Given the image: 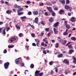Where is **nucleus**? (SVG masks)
Segmentation results:
<instances>
[{"label":"nucleus","mask_w":76,"mask_h":76,"mask_svg":"<svg viewBox=\"0 0 76 76\" xmlns=\"http://www.w3.org/2000/svg\"><path fill=\"white\" fill-rule=\"evenodd\" d=\"M39 5L40 6H44V3H42L41 4H39Z\"/></svg>","instance_id":"0e129e2a"},{"label":"nucleus","mask_w":76,"mask_h":76,"mask_svg":"<svg viewBox=\"0 0 76 76\" xmlns=\"http://www.w3.org/2000/svg\"><path fill=\"white\" fill-rule=\"evenodd\" d=\"M73 63L74 64H76V58L74 56H73Z\"/></svg>","instance_id":"9d476101"},{"label":"nucleus","mask_w":76,"mask_h":76,"mask_svg":"<svg viewBox=\"0 0 76 76\" xmlns=\"http://www.w3.org/2000/svg\"><path fill=\"white\" fill-rule=\"evenodd\" d=\"M23 8H20V9L18 10V11H17V12L19 13V12H21V11H22V10H23Z\"/></svg>","instance_id":"5701e85b"},{"label":"nucleus","mask_w":76,"mask_h":76,"mask_svg":"<svg viewBox=\"0 0 76 76\" xmlns=\"http://www.w3.org/2000/svg\"><path fill=\"white\" fill-rule=\"evenodd\" d=\"M5 4H6L7 6H9V3L7 1H5Z\"/></svg>","instance_id":"c03bdc74"},{"label":"nucleus","mask_w":76,"mask_h":76,"mask_svg":"<svg viewBox=\"0 0 76 76\" xmlns=\"http://www.w3.org/2000/svg\"><path fill=\"white\" fill-rule=\"evenodd\" d=\"M26 3L27 4H30V3H31V1H26Z\"/></svg>","instance_id":"3c124183"},{"label":"nucleus","mask_w":76,"mask_h":76,"mask_svg":"<svg viewBox=\"0 0 76 76\" xmlns=\"http://www.w3.org/2000/svg\"><path fill=\"white\" fill-rule=\"evenodd\" d=\"M66 4H69V2H70V1H69V0H67L66 1Z\"/></svg>","instance_id":"8fccbe9b"},{"label":"nucleus","mask_w":76,"mask_h":76,"mask_svg":"<svg viewBox=\"0 0 76 76\" xmlns=\"http://www.w3.org/2000/svg\"><path fill=\"white\" fill-rule=\"evenodd\" d=\"M53 30L55 34H58V31H57V30L56 28H53Z\"/></svg>","instance_id":"ddd939ff"},{"label":"nucleus","mask_w":76,"mask_h":76,"mask_svg":"<svg viewBox=\"0 0 76 76\" xmlns=\"http://www.w3.org/2000/svg\"><path fill=\"white\" fill-rule=\"evenodd\" d=\"M43 53L45 54H47V52H46V51L44 50L43 51Z\"/></svg>","instance_id":"5fc2aeb1"},{"label":"nucleus","mask_w":76,"mask_h":76,"mask_svg":"<svg viewBox=\"0 0 76 76\" xmlns=\"http://www.w3.org/2000/svg\"><path fill=\"white\" fill-rule=\"evenodd\" d=\"M47 5H49V6H52V4L51 3H48L47 4Z\"/></svg>","instance_id":"ea45409f"},{"label":"nucleus","mask_w":76,"mask_h":76,"mask_svg":"<svg viewBox=\"0 0 76 76\" xmlns=\"http://www.w3.org/2000/svg\"><path fill=\"white\" fill-rule=\"evenodd\" d=\"M65 8L66 10H68V9H70V7L68 5H66L65 6Z\"/></svg>","instance_id":"6ab92c4d"},{"label":"nucleus","mask_w":76,"mask_h":76,"mask_svg":"<svg viewBox=\"0 0 76 76\" xmlns=\"http://www.w3.org/2000/svg\"><path fill=\"white\" fill-rule=\"evenodd\" d=\"M28 15H32V12L31 11H29L28 13Z\"/></svg>","instance_id":"4c0bfd02"},{"label":"nucleus","mask_w":76,"mask_h":76,"mask_svg":"<svg viewBox=\"0 0 76 76\" xmlns=\"http://www.w3.org/2000/svg\"><path fill=\"white\" fill-rule=\"evenodd\" d=\"M22 58L20 57L18 58L17 59H16L15 60V63L16 64H19V62L20 61V60H21Z\"/></svg>","instance_id":"20e7f679"},{"label":"nucleus","mask_w":76,"mask_h":76,"mask_svg":"<svg viewBox=\"0 0 76 76\" xmlns=\"http://www.w3.org/2000/svg\"><path fill=\"white\" fill-rule=\"evenodd\" d=\"M68 34V33L67 32L65 31L63 33V35H67Z\"/></svg>","instance_id":"c85d7f7f"},{"label":"nucleus","mask_w":76,"mask_h":76,"mask_svg":"<svg viewBox=\"0 0 76 76\" xmlns=\"http://www.w3.org/2000/svg\"><path fill=\"white\" fill-rule=\"evenodd\" d=\"M45 30L46 31H47V32H48V31H49V28H46L45 29Z\"/></svg>","instance_id":"09e8293b"},{"label":"nucleus","mask_w":76,"mask_h":76,"mask_svg":"<svg viewBox=\"0 0 76 76\" xmlns=\"http://www.w3.org/2000/svg\"><path fill=\"white\" fill-rule=\"evenodd\" d=\"M35 21L36 23H38V18L37 17H36L35 18Z\"/></svg>","instance_id":"a211bd4d"},{"label":"nucleus","mask_w":76,"mask_h":76,"mask_svg":"<svg viewBox=\"0 0 76 76\" xmlns=\"http://www.w3.org/2000/svg\"><path fill=\"white\" fill-rule=\"evenodd\" d=\"M15 26L17 29H20V27L17 24L15 25Z\"/></svg>","instance_id":"a878e982"},{"label":"nucleus","mask_w":76,"mask_h":76,"mask_svg":"<svg viewBox=\"0 0 76 76\" xmlns=\"http://www.w3.org/2000/svg\"><path fill=\"white\" fill-rule=\"evenodd\" d=\"M51 33H48V37H50V34H51Z\"/></svg>","instance_id":"052dcab7"},{"label":"nucleus","mask_w":76,"mask_h":76,"mask_svg":"<svg viewBox=\"0 0 76 76\" xmlns=\"http://www.w3.org/2000/svg\"><path fill=\"white\" fill-rule=\"evenodd\" d=\"M14 47V45H12V46L9 45L8 46V48H13Z\"/></svg>","instance_id":"bb28decb"},{"label":"nucleus","mask_w":76,"mask_h":76,"mask_svg":"<svg viewBox=\"0 0 76 76\" xmlns=\"http://www.w3.org/2000/svg\"><path fill=\"white\" fill-rule=\"evenodd\" d=\"M0 2L1 4H4V1H0Z\"/></svg>","instance_id":"e2e57ef3"},{"label":"nucleus","mask_w":76,"mask_h":76,"mask_svg":"<svg viewBox=\"0 0 76 76\" xmlns=\"http://www.w3.org/2000/svg\"><path fill=\"white\" fill-rule=\"evenodd\" d=\"M12 12V11H10L9 10H7L6 11V13L7 14L10 15L11 14V13Z\"/></svg>","instance_id":"dca6fc26"},{"label":"nucleus","mask_w":76,"mask_h":76,"mask_svg":"<svg viewBox=\"0 0 76 76\" xmlns=\"http://www.w3.org/2000/svg\"><path fill=\"white\" fill-rule=\"evenodd\" d=\"M26 47L27 50H29V48H28V46L26 45Z\"/></svg>","instance_id":"680f3d73"},{"label":"nucleus","mask_w":76,"mask_h":76,"mask_svg":"<svg viewBox=\"0 0 76 76\" xmlns=\"http://www.w3.org/2000/svg\"><path fill=\"white\" fill-rule=\"evenodd\" d=\"M24 13L22 12H18V15H23Z\"/></svg>","instance_id":"c9c22d12"},{"label":"nucleus","mask_w":76,"mask_h":76,"mask_svg":"<svg viewBox=\"0 0 76 76\" xmlns=\"http://www.w3.org/2000/svg\"><path fill=\"white\" fill-rule=\"evenodd\" d=\"M48 14L47 12H45V16H48Z\"/></svg>","instance_id":"4d7b16f0"},{"label":"nucleus","mask_w":76,"mask_h":76,"mask_svg":"<svg viewBox=\"0 0 76 76\" xmlns=\"http://www.w3.org/2000/svg\"><path fill=\"white\" fill-rule=\"evenodd\" d=\"M63 62L65 64H67V65H69V62L67 61V59H64Z\"/></svg>","instance_id":"423d86ee"},{"label":"nucleus","mask_w":76,"mask_h":76,"mask_svg":"<svg viewBox=\"0 0 76 76\" xmlns=\"http://www.w3.org/2000/svg\"><path fill=\"white\" fill-rule=\"evenodd\" d=\"M71 44V42H68L66 45V46H68V45H69V44Z\"/></svg>","instance_id":"6e6d98bb"},{"label":"nucleus","mask_w":76,"mask_h":76,"mask_svg":"<svg viewBox=\"0 0 76 76\" xmlns=\"http://www.w3.org/2000/svg\"><path fill=\"white\" fill-rule=\"evenodd\" d=\"M3 28H0V33H1V31L3 30Z\"/></svg>","instance_id":"bf43d9fd"},{"label":"nucleus","mask_w":76,"mask_h":76,"mask_svg":"<svg viewBox=\"0 0 76 76\" xmlns=\"http://www.w3.org/2000/svg\"><path fill=\"white\" fill-rule=\"evenodd\" d=\"M6 30L5 29H4L3 30V34L4 35H6Z\"/></svg>","instance_id":"2f4dec72"},{"label":"nucleus","mask_w":76,"mask_h":76,"mask_svg":"<svg viewBox=\"0 0 76 76\" xmlns=\"http://www.w3.org/2000/svg\"><path fill=\"white\" fill-rule=\"evenodd\" d=\"M18 36L19 37H22L23 36V35L22 33H20L19 34Z\"/></svg>","instance_id":"cd10ccee"},{"label":"nucleus","mask_w":76,"mask_h":76,"mask_svg":"<svg viewBox=\"0 0 76 76\" xmlns=\"http://www.w3.org/2000/svg\"><path fill=\"white\" fill-rule=\"evenodd\" d=\"M57 67H56L54 69H55V72L56 73H57L58 72V69H57Z\"/></svg>","instance_id":"72a5a7b5"},{"label":"nucleus","mask_w":76,"mask_h":76,"mask_svg":"<svg viewBox=\"0 0 76 76\" xmlns=\"http://www.w3.org/2000/svg\"><path fill=\"white\" fill-rule=\"evenodd\" d=\"M66 42H67V41L66 40H64V42L62 43V44H63V45H65L66 44Z\"/></svg>","instance_id":"c756f323"},{"label":"nucleus","mask_w":76,"mask_h":76,"mask_svg":"<svg viewBox=\"0 0 76 76\" xmlns=\"http://www.w3.org/2000/svg\"><path fill=\"white\" fill-rule=\"evenodd\" d=\"M41 23L43 25H45V24H44V22L42 21L41 22Z\"/></svg>","instance_id":"603ef678"},{"label":"nucleus","mask_w":76,"mask_h":76,"mask_svg":"<svg viewBox=\"0 0 76 76\" xmlns=\"http://www.w3.org/2000/svg\"><path fill=\"white\" fill-rule=\"evenodd\" d=\"M30 67L31 69H33L34 67V65L33 64H31Z\"/></svg>","instance_id":"4be33fe9"},{"label":"nucleus","mask_w":76,"mask_h":76,"mask_svg":"<svg viewBox=\"0 0 76 76\" xmlns=\"http://www.w3.org/2000/svg\"><path fill=\"white\" fill-rule=\"evenodd\" d=\"M7 53V50H6V49H5L4 50V54H5V53Z\"/></svg>","instance_id":"49530a36"},{"label":"nucleus","mask_w":76,"mask_h":76,"mask_svg":"<svg viewBox=\"0 0 76 76\" xmlns=\"http://www.w3.org/2000/svg\"><path fill=\"white\" fill-rule=\"evenodd\" d=\"M40 72V71L36 70L35 72V76H42L43 73L42 72L39 73Z\"/></svg>","instance_id":"f03ea898"},{"label":"nucleus","mask_w":76,"mask_h":76,"mask_svg":"<svg viewBox=\"0 0 76 76\" xmlns=\"http://www.w3.org/2000/svg\"><path fill=\"white\" fill-rule=\"evenodd\" d=\"M17 7H18V5H17V4H15L14 5V8H15V9H16Z\"/></svg>","instance_id":"864d4df0"},{"label":"nucleus","mask_w":76,"mask_h":76,"mask_svg":"<svg viewBox=\"0 0 76 76\" xmlns=\"http://www.w3.org/2000/svg\"><path fill=\"white\" fill-rule=\"evenodd\" d=\"M74 52V50H71L69 51V53L70 54H72V53Z\"/></svg>","instance_id":"412c9836"},{"label":"nucleus","mask_w":76,"mask_h":76,"mask_svg":"<svg viewBox=\"0 0 76 76\" xmlns=\"http://www.w3.org/2000/svg\"><path fill=\"white\" fill-rule=\"evenodd\" d=\"M68 16H70L72 15V13L70 12H69L68 13Z\"/></svg>","instance_id":"a19ab883"},{"label":"nucleus","mask_w":76,"mask_h":76,"mask_svg":"<svg viewBox=\"0 0 76 76\" xmlns=\"http://www.w3.org/2000/svg\"><path fill=\"white\" fill-rule=\"evenodd\" d=\"M50 74L51 75H53V70H52L50 72Z\"/></svg>","instance_id":"774afa93"},{"label":"nucleus","mask_w":76,"mask_h":76,"mask_svg":"<svg viewBox=\"0 0 76 76\" xmlns=\"http://www.w3.org/2000/svg\"><path fill=\"white\" fill-rule=\"evenodd\" d=\"M59 25V22H57L55 23V24L53 25L54 27H55V28H56L57 26H58V25Z\"/></svg>","instance_id":"6e6552de"},{"label":"nucleus","mask_w":76,"mask_h":76,"mask_svg":"<svg viewBox=\"0 0 76 76\" xmlns=\"http://www.w3.org/2000/svg\"><path fill=\"white\" fill-rule=\"evenodd\" d=\"M20 64H21V66L22 67H23L24 66H25V64L23 62H22V59L20 60Z\"/></svg>","instance_id":"9b49d317"},{"label":"nucleus","mask_w":76,"mask_h":76,"mask_svg":"<svg viewBox=\"0 0 76 76\" xmlns=\"http://www.w3.org/2000/svg\"><path fill=\"white\" fill-rule=\"evenodd\" d=\"M49 64L50 65H51L53 64H54V62L53 61H51L49 62Z\"/></svg>","instance_id":"473e14b6"},{"label":"nucleus","mask_w":76,"mask_h":76,"mask_svg":"<svg viewBox=\"0 0 76 76\" xmlns=\"http://www.w3.org/2000/svg\"><path fill=\"white\" fill-rule=\"evenodd\" d=\"M41 46H44V43H42L41 44Z\"/></svg>","instance_id":"69168bd1"},{"label":"nucleus","mask_w":76,"mask_h":76,"mask_svg":"<svg viewBox=\"0 0 76 76\" xmlns=\"http://www.w3.org/2000/svg\"><path fill=\"white\" fill-rule=\"evenodd\" d=\"M31 36L32 37H35V34L34 33H32L31 34Z\"/></svg>","instance_id":"37998d69"},{"label":"nucleus","mask_w":76,"mask_h":76,"mask_svg":"<svg viewBox=\"0 0 76 76\" xmlns=\"http://www.w3.org/2000/svg\"><path fill=\"white\" fill-rule=\"evenodd\" d=\"M58 42H62H62H64V41H63V39L60 40H58Z\"/></svg>","instance_id":"79ce46f5"},{"label":"nucleus","mask_w":76,"mask_h":76,"mask_svg":"<svg viewBox=\"0 0 76 76\" xmlns=\"http://www.w3.org/2000/svg\"><path fill=\"white\" fill-rule=\"evenodd\" d=\"M47 9H48V11L50 12V13H52V15L53 16H55L56 15V13L54 12L53 11V9L51 7H47Z\"/></svg>","instance_id":"f257e3e1"},{"label":"nucleus","mask_w":76,"mask_h":76,"mask_svg":"<svg viewBox=\"0 0 76 76\" xmlns=\"http://www.w3.org/2000/svg\"><path fill=\"white\" fill-rule=\"evenodd\" d=\"M68 47L69 48V49H73V48L72 47V45H68Z\"/></svg>","instance_id":"393cba45"},{"label":"nucleus","mask_w":76,"mask_h":76,"mask_svg":"<svg viewBox=\"0 0 76 76\" xmlns=\"http://www.w3.org/2000/svg\"><path fill=\"white\" fill-rule=\"evenodd\" d=\"M49 21L51 23L54 22V19L53 18V17H50V18L49 20Z\"/></svg>","instance_id":"4468645a"},{"label":"nucleus","mask_w":76,"mask_h":76,"mask_svg":"<svg viewBox=\"0 0 76 76\" xmlns=\"http://www.w3.org/2000/svg\"><path fill=\"white\" fill-rule=\"evenodd\" d=\"M65 26L66 28H68V29H69V28H70V25H69L67 24V25H66Z\"/></svg>","instance_id":"7c9ffc66"},{"label":"nucleus","mask_w":76,"mask_h":76,"mask_svg":"<svg viewBox=\"0 0 76 76\" xmlns=\"http://www.w3.org/2000/svg\"><path fill=\"white\" fill-rule=\"evenodd\" d=\"M44 33H42L40 34L41 36H43V35H44Z\"/></svg>","instance_id":"338daca9"},{"label":"nucleus","mask_w":76,"mask_h":76,"mask_svg":"<svg viewBox=\"0 0 76 76\" xmlns=\"http://www.w3.org/2000/svg\"><path fill=\"white\" fill-rule=\"evenodd\" d=\"M55 47L56 48H58V44L57 43L55 45Z\"/></svg>","instance_id":"e433bc0d"},{"label":"nucleus","mask_w":76,"mask_h":76,"mask_svg":"<svg viewBox=\"0 0 76 76\" xmlns=\"http://www.w3.org/2000/svg\"><path fill=\"white\" fill-rule=\"evenodd\" d=\"M59 1L60 2H61L62 4H65V1H64V0H63L62 1H61V0H59Z\"/></svg>","instance_id":"aec40b11"},{"label":"nucleus","mask_w":76,"mask_h":76,"mask_svg":"<svg viewBox=\"0 0 76 76\" xmlns=\"http://www.w3.org/2000/svg\"><path fill=\"white\" fill-rule=\"evenodd\" d=\"M10 65V63L9 62H7L5 63L4 64V66L5 69H7L9 68V66Z\"/></svg>","instance_id":"7ed1b4c3"},{"label":"nucleus","mask_w":76,"mask_h":76,"mask_svg":"<svg viewBox=\"0 0 76 76\" xmlns=\"http://www.w3.org/2000/svg\"><path fill=\"white\" fill-rule=\"evenodd\" d=\"M3 24V22H2L1 21L0 22V25H1Z\"/></svg>","instance_id":"13d9d810"},{"label":"nucleus","mask_w":76,"mask_h":76,"mask_svg":"<svg viewBox=\"0 0 76 76\" xmlns=\"http://www.w3.org/2000/svg\"><path fill=\"white\" fill-rule=\"evenodd\" d=\"M20 19H26V17L25 16H24L22 17H21Z\"/></svg>","instance_id":"f704fd0d"},{"label":"nucleus","mask_w":76,"mask_h":76,"mask_svg":"<svg viewBox=\"0 0 76 76\" xmlns=\"http://www.w3.org/2000/svg\"><path fill=\"white\" fill-rule=\"evenodd\" d=\"M18 39V37H15L13 38H12L10 39V41L11 42H13V41H15V40H17Z\"/></svg>","instance_id":"39448f33"},{"label":"nucleus","mask_w":76,"mask_h":76,"mask_svg":"<svg viewBox=\"0 0 76 76\" xmlns=\"http://www.w3.org/2000/svg\"><path fill=\"white\" fill-rule=\"evenodd\" d=\"M33 15H37L38 14V11H34L33 12Z\"/></svg>","instance_id":"f8f14e48"},{"label":"nucleus","mask_w":76,"mask_h":76,"mask_svg":"<svg viewBox=\"0 0 76 76\" xmlns=\"http://www.w3.org/2000/svg\"><path fill=\"white\" fill-rule=\"evenodd\" d=\"M63 56V53H61V54H58L57 56V57L58 58H61Z\"/></svg>","instance_id":"2eb2a0df"},{"label":"nucleus","mask_w":76,"mask_h":76,"mask_svg":"<svg viewBox=\"0 0 76 76\" xmlns=\"http://www.w3.org/2000/svg\"><path fill=\"white\" fill-rule=\"evenodd\" d=\"M70 20L71 22H75L76 21V18L74 17H72L71 19Z\"/></svg>","instance_id":"1a4fd4ad"},{"label":"nucleus","mask_w":76,"mask_h":76,"mask_svg":"<svg viewBox=\"0 0 76 76\" xmlns=\"http://www.w3.org/2000/svg\"><path fill=\"white\" fill-rule=\"evenodd\" d=\"M72 40H73V41H76V37H72L71 38Z\"/></svg>","instance_id":"b1692460"},{"label":"nucleus","mask_w":76,"mask_h":76,"mask_svg":"<svg viewBox=\"0 0 76 76\" xmlns=\"http://www.w3.org/2000/svg\"><path fill=\"white\" fill-rule=\"evenodd\" d=\"M32 45L34 47H36V46H37V45H36V44L35 43H32Z\"/></svg>","instance_id":"58836bf2"},{"label":"nucleus","mask_w":76,"mask_h":76,"mask_svg":"<svg viewBox=\"0 0 76 76\" xmlns=\"http://www.w3.org/2000/svg\"><path fill=\"white\" fill-rule=\"evenodd\" d=\"M35 41L36 42H37L36 45L37 47H39V43L40 41L38 39H35Z\"/></svg>","instance_id":"0eeeda50"},{"label":"nucleus","mask_w":76,"mask_h":76,"mask_svg":"<svg viewBox=\"0 0 76 76\" xmlns=\"http://www.w3.org/2000/svg\"><path fill=\"white\" fill-rule=\"evenodd\" d=\"M58 10V8L57 7H56L54 9V10Z\"/></svg>","instance_id":"a18cd8bd"},{"label":"nucleus","mask_w":76,"mask_h":76,"mask_svg":"<svg viewBox=\"0 0 76 76\" xmlns=\"http://www.w3.org/2000/svg\"><path fill=\"white\" fill-rule=\"evenodd\" d=\"M64 23H65V26H66V25H67V21H66V20H65V21H64Z\"/></svg>","instance_id":"de8ad7c7"},{"label":"nucleus","mask_w":76,"mask_h":76,"mask_svg":"<svg viewBox=\"0 0 76 76\" xmlns=\"http://www.w3.org/2000/svg\"><path fill=\"white\" fill-rule=\"evenodd\" d=\"M63 13H64V11L63 10H61L59 11V14L60 15H62Z\"/></svg>","instance_id":"f3484780"}]
</instances>
